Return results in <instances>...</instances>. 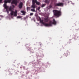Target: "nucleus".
<instances>
[{"instance_id":"1a4fd4ad","label":"nucleus","mask_w":79,"mask_h":79,"mask_svg":"<svg viewBox=\"0 0 79 79\" xmlns=\"http://www.w3.org/2000/svg\"><path fill=\"white\" fill-rule=\"evenodd\" d=\"M48 17H45L44 19V21L45 22V23H47L49 21L48 20Z\"/></svg>"},{"instance_id":"4468645a","label":"nucleus","mask_w":79,"mask_h":79,"mask_svg":"<svg viewBox=\"0 0 79 79\" xmlns=\"http://www.w3.org/2000/svg\"><path fill=\"white\" fill-rule=\"evenodd\" d=\"M45 2L46 3H49L50 0H45Z\"/></svg>"},{"instance_id":"412c9836","label":"nucleus","mask_w":79,"mask_h":79,"mask_svg":"<svg viewBox=\"0 0 79 79\" xmlns=\"http://www.w3.org/2000/svg\"><path fill=\"white\" fill-rule=\"evenodd\" d=\"M7 2L8 3H10L11 2V0H7Z\"/></svg>"},{"instance_id":"0eeeda50","label":"nucleus","mask_w":79,"mask_h":79,"mask_svg":"<svg viewBox=\"0 0 79 79\" xmlns=\"http://www.w3.org/2000/svg\"><path fill=\"white\" fill-rule=\"evenodd\" d=\"M32 4L31 5V8H35V6H36L35 5V2H34V0H32Z\"/></svg>"},{"instance_id":"20e7f679","label":"nucleus","mask_w":79,"mask_h":79,"mask_svg":"<svg viewBox=\"0 0 79 79\" xmlns=\"http://www.w3.org/2000/svg\"><path fill=\"white\" fill-rule=\"evenodd\" d=\"M17 13H18V11L16 10H15V12L14 11H12L10 15L11 16H13L14 14V16H17Z\"/></svg>"},{"instance_id":"6ab92c4d","label":"nucleus","mask_w":79,"mask_h":79,"mask_svg":"<svg viewBox=\"0 0 79 79\" xmlns=\"http://www.w3.org/2000/svg\"><path fill=\"white\" fill-rule=\"evenodd\" d=\"M27 10H30L31 9V7H27Z\"/></svg>"},{"instance_id":"ddd939ff","label":"nucleus","mask_w":79,"mask_h":79,"mask_svg":"<svg viewBox=\"0 0 79 79\" xmlns=\"http://www.w3.org/2000/svg\"><path fill=\"white\" fill-rule=\"evenodd\" d=\"M9 10V11H12V7H11V6H10V7L9 8V7H8Z\"/></svg>"},{"instance_id":"a211bd4d","label":"nucleus","mask_w":79,"mask_h":79,"mask_svg":"<svg viewBox=\"0 0 79 79\" xmlns=\"http://www.w3.org/2000/svg\"><path fill=\"white\" fill-rule=\"evenodd\" d=\"M22 18V16H18L17 17V18L18 19H20V18Z\"/></svg>"},{"instance_id":"2eb2a0df","label":"nucleus","mask_w":79,"mask_h":79,"mask_svg":"<svg viewBox=\"0 0 79 79\" xmlns=\"http://www.w3.org/2000/svg\"><path fill=\"white\" fill-rule=\"evenodd\" d=\"M4 3H5L4 4H5V5H6V3H8V1L7 0H5L4 1Z\"/></svg>"},{"instance_id":"f03ea898","label":"nucleus","mask_w":79,"mask_h":79,"mask_svg":"<svg viewBox=\"0 0 79 79\" xmlns=\"http://www.w3.org/2000/svg\"><path fill=\"white\" fill-rule=\"evenodd\" d=\"M40 21L41 23L44 24L45 26H46L47 27H48V26H52V23L51 22H50L48 24L47 23H45L44 22V20H41L40 19Z\"/></svg>"},{"instance_id":"5701e85b","label":"nucleus","mask_w":79,"mask_h":79,"mask_svg":"<svg viewBox=\"0 0 79 79\" xmlns=\"http://www.w3.org/2000/svg\"><path fill=\"white\" fill-rule=\"evenodd\" d=\"M33 13H31L30 14V16H32V15H33Z\"/></svg>"},{"instance_id":"6e6552de","label":"nucleus","mask_w":79,"mask_h":79,"mask_svg":"<svg viewBox=\"0 0 79 79\" xmlns=\"http://www.w3.org/2000/svg\"><path fill=\"white\" fill-rule=\"evenodd\" d=\"M23 2H21L20 3L19 5V8L21 9L22 8H23Z\"/></svg>"},{"instance_id":"f257e3e1","label":"nucleus","mask_w":79,"mask_h":79,"mask_svg":"<svg viewBox=\"0 0 79 79\" xmlns=\"http://www.w3.org/2000/svg\"><path fill=\"white\" fill-rule=\"evenodd\" d=\"M53 12L54 13V16H61V12L60 10H53Z\"/></svg>"},{"instance_id":"b1692460","label":"nucleus","mask_w":79,"mask_h":79,"mask_svg":"<svg viewBox=\"0 0 79 79\" xmlns=\"http://www.w3.org/2000/svg\"><path fill=\"white\" fill-rule=\"evenodd\" d=\"M12 7L13 8H14V7H15V6L14 5H13L12 6Z\"/></svg>"},{"instance_id":"9b49d317","label":"nucleus","mask_w":79,"mask_h":79,"mask_svg":"<svg viewBox=\"0 0 79 79\" xmlns=\"http://www.w3.org/2000/svg\"><path fill=\"white\" fill-rule=\"evenodd\" d=\"M51 22V24H52H52H56V21H55V19H53V22L52 23Z\"/></svg>"},{"instance_id":"4be33fe9","label":"nucleus","mask_w":79,"mask_h":79,"mask_svg":"<svg viewBox=\"0 0 79 79\" xmlns=\"http://www.w3.org/2000/svg\"><path fill=\"white\" fill-rule=\"evenodd\" d=\"M40 7H38L37 8V10L38 11H39V10H40Z\"/></svg>"},{"instance_id":"dca6fc26","label":"nucleus","mask_w":79,"mask_h":79,"mask_svg":"<svg viewBox=\"0 0 79 79\" xmlns=\"http://www.w3.org/2000/svg\"><path fill=\"white\" fill-rule=\"evenodd\" d=\"M31 11H33V12H35V9H31Z\"/></svg>"},{"instance_id":"423d86ee","label":"nucleus","mask_w":79,"mask_h":79,"mask_svg":"<svg viewBox=\"0 0 79 79\" xmlns=\"http://www.w3.org/2000/svg\"><path fill=\"white\" fill-rule=\"evenodd\" d=\"M12 1L11 2V4H15L16 6L18 4V1L17 0H12Z\"/></svg>"},{"instance_id":"7ed1b4c3","label":"nucleus","mask_w":79,"mask_h":79,"mask_svg":"<svg viewBox=\"0 0 79 79\" xmlns=\"http://www.w3.org/2000/svg\"><path fill=\"white\" fill-rule=\"evenodd\" d=\"M64 4L62 2H59L57 3H55L54 4L55 6H63Z\"/></svg>"},{"instance_id":"39448f33","label":"nucleus","mask_w":79,"mask_h":79,"mask_svg":"<svg viewBox=\"0 0 79 79\" xmlns=\"http://www.w3.org/2000/svg\"><path fill=\"white\" fill-rule=\"evenodd\" d=\"M3 7H4V8L6 10V11L7 12V13H9V10H8V6H7L6 4H4L3 5Z\"/></svg>"},{"instance_id":"f8f14e48","label":"nucleus","mask_w":79,"mask_h":79,"mask_svg":"<svg viewBox=\"0 0 79 79\" xmlns=\"http://www.w3.org/2000/svg\"><path fill=\"white\" fill-rule=\"evenodd\" d=\"M21 13H23V15H26V12L24 10H21Z\"/></svg>"},{"instance_id":"393cba45","label":"nucleus","mask_w":79,"mask_h":79,"mask_svg":"<svg viewBox=\"0 0 79 79\" xmlns=\"http://www.w3.org/2000/svg\"><path fill=\"white\" fill-rule=\"evenodd\" d=\"M2 0H0V3L2 2Z\"/></svg>"},{"instance_id":"f3484780","label":"nucleus","mask_w":79,"mask_h":79,"mask_svg":"<svg viewBox=\"0 0 79 79\" xmlns=\"http://www.w3.org/2000/svg\"><path fill=\"white\" fill-rule=\"evenodd\" d=\"M45 6V4H43L41 6V7L42 8H43V7H44Z\"/></svg>"},{"instance_id":"9d476101","label":"nucleus","mask_w":79,"mask_h":79,"mask_svg":"<svg viewBox=\"0 0 79 79\" xmlns=\"http://www.w3.org/2000/svg\"><path fill=\"white\" fill-rule=\"evenodd\" d=\"M34 2H35V3H36V5H37L39 6L40 4V2H37V0H34Z\"/></svg>"},{"instance_id":"aec40b11","label":"nucleus","mask_w":79,"mask_h":79,"mask_svg":"<svg viewBox=\"0 0 79 79\" xmlns=\"http://www.w3.org/2000/svg\"><path fill=\"white\" fill-rule=\"evenodd\" d=\"M49 8H52V6L50 5L49 6Z\"/></svg>"}]
</instances>
